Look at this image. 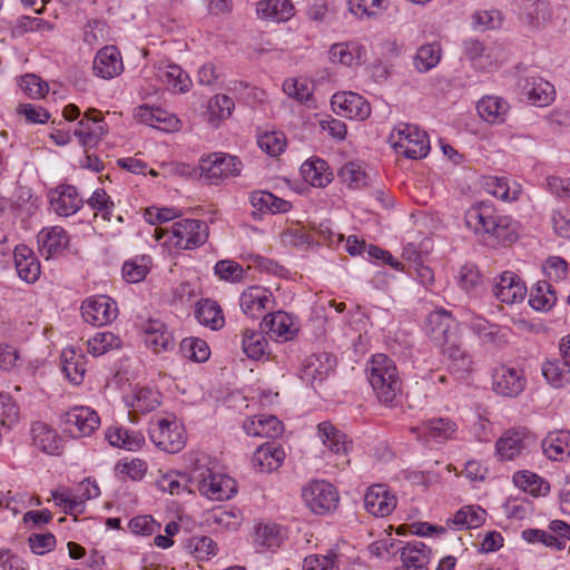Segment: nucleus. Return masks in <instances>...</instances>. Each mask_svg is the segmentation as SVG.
<instances>
[{
  "label": "nucleus",
  "mask_w": 570,
  "mask_h": 570,
  "mask_svg": "<svg viewBox=\"0 0 570 570\" xmlns=\"http://www.w3.org/2000/svg\"><path fill=\"white\" fill-rule=\"evenodd\" d=\"M268 341L262 332L245 328L242 332V350L252 360H262L267 355Z\"/></svg>",
  "instance_id": "obj_48"
},
{
  "label": "nucleus",
  "mask_w": 570,
  "mask_h": 570,
  "mask_svg": "<svg viewBox=\"0 0 570 570\" xmlns=\"http://www.w3.org/2000/svg\"><path fill=\"white\" fill-rule=\"evenodd\" d=\"M513 483L517 488L533 497H544L550 491L549 482L530 471L514 473Z\"/></svg>",
  "instance_id": "obj_46"
},
{
  "label": "nucleus",
  "mask_w": 570,
  "mask_h": 570,
  "mask_svg": "<svg viewBox=\"0 0 570 570\" xmlns=\"http://www.w3.org/2000/svg\"><path fill=\"white\" fill-rule=\"evenodd\" d=\"M273 293L263 286L253 285L245 288L239 296V307L249 318L257 320L274 305Z\"/></svg>",
  "instance_id": "obj_17"
},
{
  "label": "nucleus",
  "mask_w": 570,
  "mask_h": 570,
  "mask_svg": "<svg viewBox=\"0 0 570 570\" xmlns=\"http://www.w3.org/2000/svg\"><path fill=\"white\" fill-rule=\"evenodd\" d=\"M364 505L375 517H386L396 507V498L383 484L370 487L364 495Z\"/></svg>",
  "instance_id": "obj_26"
},
{
  "label": "nucleus",
  "mask_w": 570,
  "mask_h": 570,
  "mask_svg": "<svg viewBox=\"0 0 570 570\" xmlns=\"http://www.w3.org/2000/svg\"><path fill=\"white\" fill-rule=\"evenodd\" d=\"M108 131L109 128L104 121L101 111L90 108L79 121L78 128L75 130V136L78 137L83 147H94Z\"/></svg>",
  "instance_id": "obj_16"
},
{
  "label": "nucleus",
  "mask_w": 570,
  "mask_h": 570,
  "mask_svg": "<svg viewBox=\"0 0 570 570\" xmlns=\"http://www.w3.org/2000/svg\"><path fill=\"white\" fill-rule=\"evenodd\" d=\"M65 432L72 439L88 438L100 426V416L88 406H75L63 415Z\"/></svg>",
  "instance_id": "obj_10"
},
{
  "label": "nucleus",
  "mask_w": 570,
  "mask_h": 570,
  "mask_svg": "<svg viewBox=\"0 0 570 570\" xmlns=\"http://www.w3.org/2000/svg\"><path fill=\"white\" fill-rule=\"evenodd\" d=\"M366 371L377 400L385 405H392L402 390L394 361L385 354H375L368 361Z\"/></svg>",
  "instance_id": "obj_3"
},
{
  "label": "nucleus",
  "mask_w": 570,
  "mask_h": 570,
  "mask_svg": "<svg viewBox=\"0 0 570 570\" xmlns=\"http://www.w3.org/2000/svg\"><path fill=\"white\" fill-rule=\"evenodd\" d=\"M389 139L399 155L411 159H421L430 151V141L426 132L415 125H397L390 134Z\"/></svg>",
  "instance_id": "obj_4"
},
{
  "label": "nucleus",
  "mask_w": 570,
  "mask_h": 570,
  "mask_svg": "<svg viewBox=\"0 0 570 570\" xmlns=\"http://www.w3.org/2000/svg\"><path fill=\"white\" fill-rule=\"evenodd\" d=\"M157 77L174 92L188 91L191 86L189 76L174 63H160L157 67Z\"/></svg>",
  "instance_id": "obj_43"
},
{
  "label": "nucleus",
  "mask_w": 570,
  "mask_h": 570,
  "mask_svg": "<svg viewBox=\"0 0 570 570\" xmlns=\"http://www.w3.org/2000/svg\"><path fill=\"white\" fill-rule=\"evenodd\" d=\"M126 404L134 412L149 413L157 409L161 402V395L158 391L148 387L139 386L126 396Z\"/></svg>",
  "instance_id": "obj_40"
},
{
  "label": "nucleus",
  "mask_w": 570,
  "mask_h": 570,
  "mask_svg": "<svg viewBox=\"0 0 570 570\" xmlns=\"http://www.w3.org/2000/svg\"><path fill=\"white\" fill-rule=\"evenodd\" d=\"M147 470L146 461L139 458H125L118 461L115 466L116 475L121 480L139 481L146 475Z\"/></svg>",
  "instance_id": "obj_55"
},
{
  "label": "nucleus",
  "mask_w": 570,
  "mask_h": 570,
  "mask_svg": "<svg viewBox=\"0 0 570 570\" xmlns=\"http://www.w3.org/2000/svg\"><path fill=\"white\" fill-rule=\"evenodd\" d=\"M196 317L200 324L212 330H219L225 324L222 308L216 302L210 299H205L197 304Z\"/></svg>",
  "instance_id": "obj_51"
},
{
  "label": "nucleus",
  "mask_w": 570,
  "mask_h": 570,
  "mask_svg": "<svg viewBox=\"0 0 570 570\" xmlns=\"http://www.w3.org/2000/svg\"><path fill=\"white\" fill-rule=\"evenodd\" d=\"M441 60V47L439 43H428L419 48L414 57V67L419 71H429Z\"/></svg>",
  "instance_id": "obj_62"
},
{
  "label": "nucleus",
  "mask_w": 570,
  "mask_h": 570,
  "mask_svg": "<svg viewBox=\"0 0 570 570\" xmlns=\"http://www.w3.org/2000/svg\"><path fill=\"white\" fill-rule=\"evenodd\" d=\"M302 498L311 511L326 514L334 511L340 495L334 485L324 480H313L302 489Z\"/></svg>",
  "instance_id": "obj_6"
},
{
  "label": "nucleus",
  "mask_w": 570,
  "mask_h": 570,
  "mask_svg": "<svg viewBox=\"0 0 570 570\" xmlns=\"http://www.w3.org/2000/svg\"><path fill=\"white\" fill-rule=\"evenodd\" d=\"M286 453L282 445L267 442L256 449L252 463L256 471L269 473L277 470L284 463Z\"/></svg>",
  "instance_id": "obj_28"
},
{
  "label": "nucleus",
  "mask_w": 570,
  "mask_h": 570,
  "mask_svg": "<svg viewBox=\"0 0 570 570\" xmlns=\"http://www.w3.org/2000/svg\"><path fill=\"white\" fill-rule=\"evenodd\" d=\"M100 489L96 480L85 479L75 490L59 489L52 492L56 504L63 508L67 513L80 514L83 512L86 501L99 497Z\"/></svg>",
  "instance_id": "obj_7"
},
{
  "label": "nucleus",
  "mask_w": 570,
  "mask_h": 570,
  "mask_svg": "<svg viewBox=\"0 0 570 570\" xmlns=\"http://www.w3.org/2000/svg\"><path fill=\"white\" fill-rule=\"evenodd\" d=\"M144 342L155 353L173 348L174 340L165 324L158 320H147L139 325Z\"/></svg>",
  "instance_id": "obj_21"
},
{
  "label": "nucleus",
  "mask_w": 570,
  "mask_h": 570,
  "mask_svg": "<svg viewBox=\"0 0 570 570\" xmlns=\"http://www.w3.org/2000/svg\"><path fill=\"white\" fill-rule=\"evenodd\" d=\"M32 445L48 455H61L65 450V441L59 432L45 422H35L30 430Z\"/></svg>",
  "instance_id": "obj_18"
},
{
  "label": "nucleus",
  "mask_w": 570,
  "mask_h": 570,
  "mask_svg": "<svg viewBox=\"0 0 570 570\" xmlns=\"http://www.w3.org/2000/svg\"><path fill=\"white\" fill-rule=\"evenodd\" d=\"M61 357L62 370L68 380L75 385L81 384L86 374V357L72 347L65 348Z\"/></svg>",
  "instance_id": "obj_45"
},
{
  "label": "nucleus",
  "mask_w": 570,
  "mask_h": 570,
  "mask_svg": "<svg viewBox=\"0 0 570 570\" xmlns=\"http://www.w3.org/2000/svg\"><path fill=\"white\" fill-rule=\"evenodd\" d=\"M350 12L360 18H374L380 16L389 4L387 0H347Z\"/></svg>",
  "instance_id": "obj_56"
},
{
  "label": "nucleus",
  "mask_w": 570,
  "mask_h": 570,
  "mask_svg": "<svg viewBox=\"0 0 570 570\" xmlns=\"http://www.w3.org/2000/svg\"><path fill=\"white\" fill-rule=\"evenodd\" d=\"M332 371L330 355L320 354L308 356L303 365V375L311 383L322 382Z\"/></svg>",
  "instance_id": "obj_50"
},
{
  "label": "nucleus",
  "mask_w": 570,
  "mask_h": 570,
  "mask_svg": "<svg viewBox=\"0 0 570 570\" xmlns=\"http://www.w3.org/2000/svg\"><path fill=\"white\" fill-rule=\"evenodd\" d=\"M215 275L224 282L237 283L244 279L245 268L233 259L218 261L214 266Z\"/></svg>",
  "instance_id": "obj_64"
},
{
  "label": "nucleus",
  "mask_w": 570,
  "mask_h": 570,
  "mask_svg": "<svg viewBox=\"0 0 570 570\" xmlns=\"http://www.w3.org/2000/svg\"><path fill=\"white\" fill-rule=\"evenodd\" d=\"M106 440L115 448L135 451L145 443V438L138 432H132L119 426H110L106 430Z\"/></svg>",
  "instance_id": "obj_44"
},
{
  "label": "nucleus",
  "mask_w": 570,
  "mask_h": 570,
  "mask_svg": "<svg viewBox=\"0 0 570 570\" xmlns=\"http://www.w3.org/2000/svg\"><path fill=\"white\" fill-rule=\"evenodd\" d=\"M196 479L199 493L209 500H228L236 493V481L226 474L205 469Z\"/></svg>",
  "instance_id": "obj_9"
},
{
  "label": "nucleus",
  "mask_w": 570,
  "mask_h": 570,
  "mask_svg": "<svg viewBox=\"0 0 570 570\" xmlns=\"http://www.w3.org/2000/svg\"><path fill=\"white\" fill-rule=\"evenodd\" d=\"M209 520L213 525L220 530L233 531L242 524L243 513L234 507L218 508L212 512Z\"/></svg>",
  "instance_id": "obj_54"
},
{
  "label": "nucleus",
  "mask_w": 570,
  "mask_h": 570,
  "mask_svg": "<svg viewBox=\"0 0 570 570\" xmlns=\"http://www.w3.org/2000/svg\"><path fill=\"white\" fill-rule=\"evenodd\" d=\"M149 434L159 449L170 453L179 452L186 443L185 428L174 414L155 417Z\"/></svg>",
  "instance_id": "obj_5"
},
{
  "label": "nucleus",
  "mask_w": 570,
  "mask_h": 570,
  "mask_svg": "<svg viewBox=\"0 0 570 570\" xmlns=\"http://www.w3.org/2000/svg\"><path fill=\"white\" fill-rule=\"evenodd\" d=\"M465 323L484 342L502 344L509 341V334L504 328L491 324L481 316L471 315Z\"/></svg>",
  "instance_id": "obj_41"
},
{
  "label": "nucleus",
  "mask_w": 570,
  "mask_h": 570,
  "mask_svg": "<svg viewBox=\"0 0 570 570\" xmlns=\"http://www.w3.org/2000/svg\"><path fill=\"white\" fill-rule=\"evenodd\" d=\"M333 111L344 118L365 120L371 115V106L361 95L353 91L336 92L331 100Z\"/></svg>",
  "instance_id": "obj_13"
},
{
  "label": "nucleus",
  "mask_w": 570,
  "mask_h": 570,
  "mask_svg": "<svg viewBox=\"0 0 570 570\" xmlns=\"http://www.w3.org/2000/svg\"><path fill=\"white\" fill-rule=\"evenodd\" d=\"M364 56V47L357 41L336 42L328 49V60L334 65L345 67L361 65Z\"/></svg>",
  "instance_id": "obj_31"
},
{
  "label": "nucleus",
  "mask_w": 570,
  "mask_h": 570,
  "mask_svg": "<svg viewBox=\"0 0 570 570\" xmlns=\"http://www.w3.org/2000/svg\"><path fill=\"white\" fill-rule=\"evenodd\" d=\"M94 72L102 79H112L124 71L122 57L116 46L101 48L94 59Z\"/></svg>",
  "instance_id": "obj_23"
},
{
  "label": "nucleus",
  "mask_w": 570,
  "mask_h": 570,
  "mask_svg": "<svg viewBox=\"0 0 570 570\" xmlns=\"http://www.w3.org/2000/svg\"><path fill=\"white\" fill-rule=\"evenodd\" d=\"M529 434L524 429H509L497 441L495 451L502 460H513L527 446Z\"/></svg>",
  "instance_id": "obj_30"
},
{
  "label": "nucleus",
  "mask_w": 570,
  "mask_h": 570,
  "mask_svg": "<svg viewBox=\"0 0 570 570\" xmlns=\"http://www.w3.org/2000/svg\"><path fill=\"white\" fill-rule=\"evenodd\" d=\"M120 346L121 340L111 332L97 333L87 341V351L94 356H100Z\"/></svg>",
  "instance_id": "obj_57"
},
{
  "label": "nucleus",
  "mask_w": 570,
  "mask_h": 570,
  "mask_svg": "<svg viewBox=\"0 0 570 570\" xmlns=\"http://www.w3.org/2000/svg\"><path fill=\"white\" fill-rule=\"evenodd\" d=\"M180 348L185 357L203 363L210 356V348L208 344L198 337H186L180 344Z\"/></svg>",
  "instance_id": "obj_63"
},
{
  "label": "nucleus",
  "mask_w": 570,
  "mask_h": 570,
  "mask_svg": "<svg viewBox=\"0 0 570 570\" xmlns=\"http://www.w3.org/2000/svg\"><path fill=\"white\" fill-rule=\"evenodd\" d=\"M483 188L488 194L504 202L517 200L522 191L518 181L498 176L484 177Z\"/></svg>",
  "instance_id": "obj_37"
},
{
  "label": "nucleus",
  "mask_w": 570,
  "mask_h": 570,
  "mask_svg": "<svg viewBox=\"0 0 570 570\" xmlns=\"http://www.w3.org/2000/svg\"><path fill=\"white\" fill-rule=\"evenodd\" d=\"M479 117L490 125H501L505 122L510 105L503 98L497 96H485L476 104Z\"/></svg>",
  "instance_id": "obj_32"
},
{
  "label": "nucleus",
  "mask_w": 570,
  "mask_h": 570,
  "mask_svg": "<svg viewBox=\"0 0 570 570\" xmlns=\"http://www.w3.org/2000/svg\"><path fill=\"white\" fill-rule=\"evenodd\" d=\"M487 519V511L480 505H464L453 517L446 519L449 529L463 530L481 527Z\"/></svg>",
  "instance_id": "obj_36"
},
{
  "label": "nucleus",
  "mask_w": 570,
  "mask_h": 570,
  "mask_svg": "<svg viewBox=\"0 0 570 570\" xmlns=\"http://www.w3.org/2000/svg\"><path fill=\"white\" fill-rule=\"evenodd\" d=\"M242 167L237 157L222 153L203 157L199 163L200 175L210 184H218L222 179L238 176Z\"/></svg>",
  "instance_id": "obj_8"
},
{
  "label": "nucleus",
  "mask_w": 570,
  "mask_h": 570,
  "mask_svg": "<svg viewBox=\"0 0 570 570\" xmlns=\"http://www.w3.org/2000/svg\"><path fill=\"white\" fill-rule=\"evenodd\" d=\"M542 374L554 387L563 386L570 381V367L562 361H546L542 364Z\"/></svg>",
  "instance_id": "obj_60"
},
{
  "label": "nucleus",
  "mask_w": 570,
  "mask_h": 570,
  "mask_svg": "<svg viewBox=\"0 0 570 570\" xmlns=\"http://www.w3.org/2000/svg\"><path fill=\"white\" fill-rule=\"evenodd\" d=\"M465 225L473 233L490 235L498 240H511L514 235L512 219L501 215L490 203H478L472 205L464 216Z\"/></svg>",
  "instance_id": "obj_2"
},
{
  "label": "nucleus",
  "mask_w": 570,
  "mask_h": 570,
  "mask_svg": "<svg viewBox=\"0 0 570 570\" xmlns=\"http://www.w3.org/2000/svg\"><path fill=\"white\" fill-rule=\"evenodd\" d=\"M50 206L59 216H71L76 214L82 205V198L73 186L60 185L49 193Z\"/></svg>",
  "instance_id": "obj_25"
},
{
  "label": "nucleus",
  "mask_w": 570,
  "mask_h": 570,
  "mask_svg": "<svg viewBox=\"0 0 570 570\" xmlns=\"http://www.w3.org/2000/svg\"><path fill=\"white\" fill-rule=\"evenodd\" d=\"M153 265L150 256L141 255L128 259L122 265V277L128 283H139L146 278Z\"/></svg>",
  "instance_id": "obj_52"
},
{
  "label": "nucleus",
  "mask_w": 570,
  "mask_h": 570,
  "mask_svg": "<svg viewBox=\"0 0 570 570\" xmlns=\"http://www.w3.org/2000/svg\"><path fill=\"white\" fill-rule=\"evenodd\" d=\"M542 450L548 459L563 461L570 456V431L550 432L542 441Z\"/></svg>",
  "instance_id": "obj_42"
},
{
  "label": "nucleus",
  "mask_w": 570,
  "mask_h": 570,
  "mask_svg": "<svg viewBox=\"0 0 570 570\" xmlns=\"http://www.w3.org/2000/svg\"><path fill=\"white\" fill-rule=\"evenodd\" d=\"M464 52L473 65L481 70L494 69L504 59V49L501 45L484 46L473 39L465 41Z\"/></svg>",
  "instance_id": "obj_15"
},
{
  "label": "nucleus",
  "mask_w": 570,
  "mask_h": 570,
  "mask_svg": "<svg viewBox=\"0 0 570 570\" xmlns=\"http://www.w3.org/2000/svg\"><path fill=\"white\" fill-rule=\"evenodd\" d=\"M523 370L508 364H499L492 373L493 390L503 396H518L525 387Z\"/></svg>",
  "instance_id": "obj_12"
},
{
  "label": "nucleus",
  "mask_w": 570,
  "mask_h": 570,
  "mask_svg": "<svg viewBox=\"0 0 570 570\" xmlns=\"http://www.w3.org/2000/svg\"><path fill=\"white\" fill-rule=\"evenodd\" d=\"M250 204L257 210L268 212L272 214L287 213L292 209V204L289 202L264 190L253 191L250 194Z\"/></svg>",
  "instance_id": "obj_47"
},
{
  "label": "nucleus",
  "mask_w": 570,
  "mask_h": 570,
  "mask_svg": "<svg viewBox=\"0 0 570 570\" xmlns=\"http://www.w3.org/2000/svg\"><path fill=\"white\" fill-rule=\"evenodd\" d=\"M317 433L322 443L337 458L335 464L338 466L347 465L350 460L346 459V455L350 450V442L346 435L328 421L317 425Z\"/></svg>",
  "instance_id": "obj_20"
},
{
  "label": "nucleus",
  "mask_w": 570,
  "mask_h": 570,
  "mask_svg": "<svg viewBox=\"0 0 570 570\" xmlns=\"http://www.w3.org/2000/svg\"><path fill=\"white\" fill-rule=\"evenodd\" d=\"M262 324L267 330L269 337L281 343L294 340L299 332L297 318L285 311L264 315Z\"/></svg>",
  "instance_id": "obj_14"
},
{
  "label": "nucleus",
  "mask_w": 570,
  "mask_h": 570,
  "mask_svg": "<svg viewBox=\"0 0 570 570\" xmlns=\"http://www.w3.org/2000/svg\"><path fill=\"white\" fill-rule=\"evenodd\" d=\"M425 549V544L419 541L407 543L403 547L401 551L402 569L428 566L429 557Z\"/></svg>",
  "instance_id": "obj_61"
},
{
  "label": "nucleus",
  "mask_w": 570,
  "mask_h": 570,
  "mask_svg": "<svg viewBox=\"0 0 570 570\" xmlns=\"http://www.w3.org/2000/svg\"><path fill=\"white\" fill-rule=\"evenodd\" d=\"M453 320L445 311H434L429 314L425 323L428 335L441 347H445L456 338L452 331Z\"/></svg>",
  "instance_id": "obj_24"
},
{
  "label": "nucleus",
  "mask_w": 570,
  "mask_h": 570,
  "mask_svg": "<svg viewBox=\"0 0 570 570\" xmlns=\"http://www.w3.org/2000/svg\"><path fill=\"white\" fill-rule=\"evenodd\" d=\"M411 432L417 440H434L443 443L455 438L458 424L449 417H432L419 426L411 428Z\"/></svg>",
  "instance_id": "obj_19"
},
{
  "label": "nucleus",
  "mask_w": 570,
  "mask_h": 570,
  "mask_svg": "<svg viewBox=\"0 0 570 570\" xmlns=\"http://www.w3.org/2000/svg\"><path fill=\"white\" fill-rule=\"evenodd\" d=\"M81 315L94 326H105L116 320L118 307L109 296H91L82 302Z\"/></svg>",
  "instance_id": "obj_11"
},
{
  "label": "nucleus",
  "mask_w": 570,
  "mask_h": 570,
  "mask_svg": "<svg viewBox=\"0 0 570 570\" xmlns=\"http://www.w3.org/2000/svg\"><path fill=\"white\" fill-rule=\"evenodd\" d=\"M523 95L535 106H548L556 97L554 87L541 77H531L525 80Z\"/></svg>",
  "instance_id": "obj_38"
},
{
  "label": "nucleus",
  "mask_w": 570,
  "mask_h": 570,
  "mask_svg": "<svg viewBox=\"0 0 570 570\" xmlns=\"http://www.w3.org/2000/svg\"><path fill=\"white\" fill-rule=\"evenodd\" d=\"M285 539L282 527L274 523H259L255 527L254 542L258 547L279 548Z\"/></svg>",
  "instance_id": "obj_49"
},
{
  "label": "nucleus",
  "mask_w": 570,
  "mask_h": 570,
  "mask_svg": "<svg viewBox=\"0 0 570 570\" xmlns=\"http://www.w3.org/2000/svg\"><path fill=\"white\" fill-rule=\"evenodd\" d=\"M556 301L552 286L548 282H539L530 295L529 304L537 311H549Z\"/></svg>",
  "instance_id": "obj_59"
},
{
  "label": "nucleus",
  "mask_w": 570,
  "mask_h": 570,
  "mask_svg": "<svg viewBox=\"0 0 570 570\" xmlns=\"http://www.w3.org/2000/svg\"><path fill=\"white\" fill-rule=\"evenodd\" d=\"M301 175L307 184L320 188L327 186L333 179V173L327 163L317 157L307 159L302 164Z\"/></svg>",
  "instance_id": "obj_39"
},
{
  "label": "nucleus",
  "mask_w": 570,
  "mask_h": 570,
  "mask_svg": "<svg viewBox=\"0 0 570 570\" xmlns=\"http://www.w3.org/2000/svg\"><path fill=\"white\" fill-rule=\"evenodd\" d=\"M14 265L19 277L27 283H35L40 276V263L31 248L18 245L13 252Z\"/></svg>",
  "instance_id": "obj_34"
},
{
  "label": "nucleus",
  "mask_w": 570,
  "mask_h": 570,
  "mask_svg": "<svg viewBox=\"0 0 570 570\" xmlns=\"http://www.w3.org/2000/svg\"><path fill=\"white\" fill-rule=\"evenodd\" d=\"M259 19L273 22H286L295 14L292 0H262L256 6Z\"/></svg>",
  "instance_id": "obj_35"
},
{
  "label": "nucleus",
  "mask_w": 570,
  "mask_h": 570,
  "mask_svg": "<svg viewBox=\"0 0 570 570\" xmlns=\"http://www.w3.org/2000/svg\"><path fill=\"white\" fill-rule=\"evenodd\" d=\"M243 429L248 436L253 438H277L284 431L283 423L272 414H257L247 417Z\"/></svg>",
  "instance_id": "obj_29"
},
{
  "label": "nucleus",
  "mask_w": 570,
  "mask_h": 570,
  "mask_svg": "<svg viewBox=\"0 0 570 570\" xmlns=\"http://www.w3.org/2000/svg\"><path fill=\"white\" fill-rule=\"evenodd\" d=\"M155 237L170 250L195 249L206 243L208 226L200 219H179L169 226L155 228Z\"/></svg>",
  "instance_id": "obj_1"
},
{
  "label": "nucleus",
  "mask_w": 570,
  "mask_h": 570,
  "mask_svg": "<svg viewBox=\"0 0 570 570\" xmlns=\"http://www.w3.org/2000/svg\"><path fill=\"white\" fill-rule=\"evenodd\" d=\"M234 101L226 95H216L207 106L208 122L217 127L224 119L230 117L234 110Z\"/></svg>",
  "instance_id": "obj_53"
},
{
  "label": "nucleus",
  "mask_w": 570,
  "mask_h": 570,
  "mask_svg": "<svg viewBox=\"0 0 570 570\" xmlns=\"http://www.w3.org/2000/svg\"><path fill=\"white\" fill-rule=\"evenodd\" d=\"M135 118L147 126L167 132L176 131L180 127V121L175 115L148 105L139 106L135 110Z\"/></svg>",
  "instance_id": "obj_22"
},
{
  "label": "nucleus",
  "mask_w": 570,
  "mask_h": 570,
  "mask_svg": "<svg viewBox=\"0 0 570 570\" xmlns=\"http://www.w3.org/2000/svg\"><path fill=\"white\" fill-rule=\"evenodd\" d=\"M257 144L267 155L276 157L285 150L287 140L282 131L266 130L258 134Z\"/></svg>",
  "instance_id": "obj_58"
},
{
  "label": "nucleus",
  "mask_w": 570,
  "mask_h": 570,
  "mask_svg": "<svg viewBox=\"0 0 570 570\" xmlns=\"http://www.w3.org/2000/svg\"><path fill=\"white\" fill-rule=\"evenodd\" d=\"M37 238L39 250L47 259L62 253L69 243L65 229L59 226L43 228Z\"/></svg>",
  "instance_id": "obj_33"
},
{
  "label": "nucleus",
  "mask_w": 570,
  "mask_h": 570,
  "mask_svg": "<svg viewBox=\"0 0 570 570\" xmlns=\"http://www.w3.org/2000/svg\"><path fill=\"white\" fill-rule=\"evenodd\" d=\"M494 296L502 303L517 304L527 295L524 283L512 272H504L493 288Z\"/></svg>",
  "instance_id": "obj_27"
}]
</instances>
